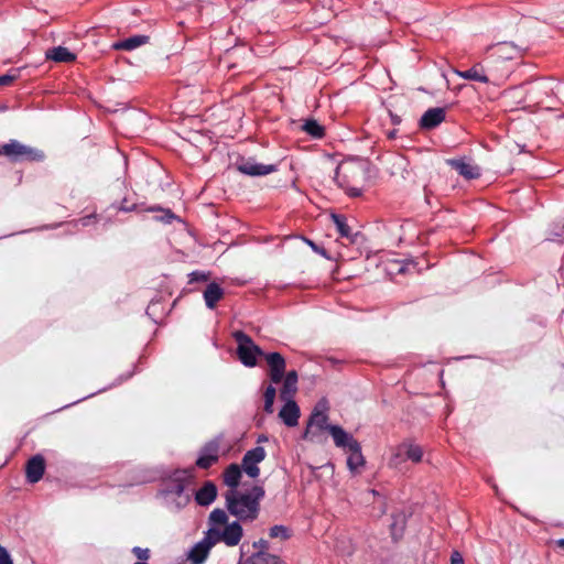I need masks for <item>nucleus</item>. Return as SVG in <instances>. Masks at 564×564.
I'll return each mask as SVG.
<instances>
[{
	"label": "nucleus",
	"mask_w": 564,
	"mask_h": 564,
	"mask_svg": "<svg viewBox=\"0 0 564 564\" xmlns=\"http://www.w3.org/2000/svg\"><path fill=\"white\" fill-rule=\"evenodd\" d=\"M269 367L268 376L273 383H280L285 375L286 361L280 352H264L262 356Z\"/></svg>",
	"instance_id": "9b49d317"
},
{
	"label": "nucleus",
	"mask_w": 564,
	"mask_h": 564,
	"mask_svg": "<svg viewBox=\"0 0 564 564\" xmlns=\"http://www.w3.org/2000/svg\"><path fill=\"white\" fill-rule=\"evenodd\" d=\"M134 207H135V205H134V204H132L131 206H128V205L126 204V199H124V200L120 204V206L118 207V209H119V210H121V212H130V210H132Z\"/></svg>",
	"instance_id": "37998d69"
},
{
	"label": "nucleus",
	"mask_w": 564,
	"mask_h": 564,
	"mask_svg": "<svg viewBox=\"0 0 564 564\" xmlns=\"http://www.w3.org/2000/svg\"><path fill=\"white\" fill-rule=\"evenodd\" d=\"M305 241L316 253H319L321 256H323L326 259H330V257L327 254V251L325 248L319 247L318 245H316L314 241H312L310 239H305Z\"/></svg>",
	"instance_id": "e433bc0d"
},
{
	"label": "nucleus",
	"mask_w": 564,
	"mask_h": 564,
	"mask_svg": "<svg viewBox=\"0 0 564 564\" xmlns=\"http://www.w3.org/2000/svg\"><path fill=\"white\" fill-rule=\"evenodd\" d=\"M45 471V459L42 455L32 456L25 465V477L30 484L39 482Z\"/></svg>",
	"instance_id": "4468645a"
},
{
	"label": "nucleus",
	"mask_w": 564,
	"mask_h": 564,
	"mask_svg": "<svg viewBox=\"0 0 564 564\" xmlns=\"http://www.w3.org/2000/svg\"><path fill=\"white\" fill-rule=\"evenodd\" d=\"M220 440L214 438L207 442L199 451L195 465L200 469H208L219 459Z\"/></svg>",
	"instance_id": "1a4fd4ad"
},
{
	"label": "nucleus",
	"mask_w": 564,
	"mask_h": 564,
	"mask_svg": "<svg viewBox=\"0 0 564 564\" xmlns=\"http://www.w3.org/2000/svg\"><path fill=\"white\" fill-rule=\"evenodd\" d=\"M193 477L192 470L176 471L166 484L164 491L167 495H174L178 498H183L184 502L189 500V496L184 494L188 480Z\"/></svg>",
	"instance_id": "9d476101"
},
{
	"label": "nucleus",
	"mask_w": 564,
	"mask_h": 564,
	"mask_svg": "<svg viewBox=\"0 0 564 564\" xmlns=\"http://www.w3.org/2000/svg\"><path fill=\"white\" fill-rule=\"evenodd\" d=\"M272 564H286L283 562L279 556L274 555V561H272Z\"/></svg>",
	"instance_id": "8fccbe9b"
},
{
	"label": "nucleus",
	"mask_w": 564,
	"mask_h": 564,
	"mask_svg": "<svg viewBox=\"0 0 564 564\" xmlns=\"http://www.w3.org/2000/svg\"><path fill=\"white\" fill-rule=\"evenodd\" d=\"M202 540L212 549L218 542H223L221 530L218 528L209 527Z\"/></svg>",
	"instance_id": "473e14b6"
},
{
	"label": "nucleus",
	"mask_w": 564,
	"mask_h": 564,
	"mask_svg": "<svg viewBox=\"0 0 564 564\" xmlns=\"http://www.w3.org/2000/svg\"><path fill=\"white\" fill-rule=\"evenodd\" d=\"M456 74L464 79L487 84L488 77L485 75L484 63H477L466 70H456Z\"/></svg>",
	"instance_id": "5701e85b"
},
{
	"label": "nucleus",
	"mask_w": 564,
	"mask_h": 564,
	"mask_svg": "<svg viewBox=\"0 0 564 564\" xmlns=\"http://www.w3.org/2000/svg\"><path fill=\"white\" fill-rule=\"evenodd\" d=\"M265 455V449L262 446H257L248 451L242 457L240 468L250 478H258L260 475V468L258 467V464L264 460Z\"/></svg>",
	"instance_id": "6e6552de"
},
{
	"label": "nucleus",
	"mask_w": 564,
	"mask_h": 564,
	"mask_svg": "<svg viewBox=\"0 0 564 564\" xmlns=\"http://www.w3.org/2000/svg\"><path fill=\"white\" fill-rule=\"evenodd\" d=\"M232 336L238 345L237 354L240 361L247 367H254L257 357H262L264 351L242 330H236Z\"/></svg>",
	"instance_id": "20e7f679"
},
{
	"label": "nucleus",
	"mask_w": 564,
	"mask_h": 564,
	"mask_svg": "<svg viewBox=\"0 0 564 564\" xmlns=\"http://www.w3.org/2000/svg\"><path fill=\"white\" fill-rule=\"evenodd\" d=\"M422 447L414 443L412 440H404L402 443L394 447L389 464L394 467L405 460H411L412 463L417 464L422 462Z\"/></svg>",
	"instance_id": "39448f33"
},
{
	"label": "nucleus",
	"mask_w": 564,
	"mask_h": 564,
	"mask_svg": "<svg viewBox=\"0 0 564 564\" xmlns=\"http://www.w3.org/2000/svg\"><path fill=\"white\" fill-rule=\"evenodd\" d=\"M46 58L57 63H72L76 61V54L64 46H56L46 52Z\"/></svg>",
	"instance_id": "393cba45"
},
{
	"label": "nucleus",
	"mask_w": 564,
	"mask_h": 564,
	"mask_svg": "<svg viewBox=\"0 0 564 564\" xmlns=\"http://www.w3.org/2000/svg\"><path fill=\"white\" fill-rule=\"evenodd\" d=\"M242 527L238 521L226 524L221 530L223 542L228 546H236L242 538Z\"/></svg>",
	"instance_id": "a211bd4d"
},
{
	"label": "nucleus",
	"mask_w": 564,
	"mask_h": 564,
	"mask_svg": "<svg viewBox=\"0 0 564 564\" xmlns=\"http://www.w3.org/2000/svg\"><path fill=\"white\" fill-rule=\"evenodd\" d=\"M390 116H391V120H392V123H393V124H399V123L401 122V118H400V116H398V115H393V113H391V112H390Z\"/></svg>",
	"instance_id": "a18cd8bd"
},
{
	"label": "nucleus",
	"mask_w": 564,
	"mask_h": 564,
	"mask_svg": "<svg viewBox=\"0 0 564 564\" xmlns=\"http://www.w3.org/2000/svg\"><path fill=\"white\" fill-rule=\"evenodd\" d=\"M269 536L271 539L288 540L291 536V531L284 525H273L270 528Z\"/></svg>",
	"instance_id": "f704fd0d"
},
{
	"label": "nucleus",
	"mask_w": 564,
	"mask_h": 564,
	"mask_svg": "<svg viewBox=\"0 0 564 564\" xmlns=\"http://www.w3.org/2000/svg\"><path fill=\"white\" fill-rule=\"evenodd\" d=\"M330 435L335 446L343 448L349 454L347 457L348 469L351 473H359V469L366 464L360 443L343 427H332Z\"/></svg>",
	"instance_id": "f03ea898"
},
{
	"label": "nucleus",
	"mask_w": 564,
	"mask_h": 564,
	"mask_svg": "<svg viewBox=\"0 0 564 564\" xmlns=\"http://www.w3.org/2000/svg\"><path fill=\"white\" fill-rule=\"evenodd\" d=\"M487 84L501 85L510 74V67L491 54L484 61Z\"/></svg>",
	"instance_id": "423d86ee"
},
{
	"label": "nucleus",
	"mask_w": 564,
	"mask_h": 564,
	"mask_svg": "<svg viewBox=\"0 0 564 564\" xmlns=\"http://www.w3.org/2000/svg\"><path fill=\"white\" fill-rule=\"evenodd\" d=\"M217 498V487L213 481H206L195 494L197 505L206 507Z\"/></svg>",
	"instance_id": "6ab92c4d"
},
{
	"label": "nucleus",
	"mask_w": 564,
	"mask_h": 564,
	"mask_svg": "<svg viewBox=\"0 0 564 564\" xmlns=\"http://www.w3.org/2000/svg\"><path fill=\"white\" fill-rule=\"evenodd\" d=\"M404 528H405L404 513L400 512V513L392 514V522L390 524V531H391V535L394 540L402 536Z\"/></svg>",
	"instance_id": "cd10ccee"
},
{
	"label": "nucleus",
	"mask_w": 564,
	"mask_h": 564,
	"mask_svg": "<svg viewBox=\"0 0 564 564\" xmlns=\"http://www.w3.org/2000/svg\"><path fill=\"white\" fill-rule=\"evenodd\" d=\"M172 218H174L173 213H172L171 210H166V212H165V218H164V219H166V221H167V223H170V220H171Z\"/></svg>",
	"instance_id": "de8ad7c7"
},
{
	"label": "nucleus",
	"mask_w": 564,
	"mask_h": 564,
	"mask_svg": "<svg viewBox=\"0 0 564 564\" xmlns=\"http://www.w3.org/2000/svg\"><path fill=\"white\" fill-rule=\"evenodd\" d=\"M274 555L268 552H256L251 556L240 560L238 564H272Z\"/></svg>",
	"instance_id": "c756f323"
},
{
	"label": "nucleus",
	"mask_w": 564,
	"mask_h": 564,
	"mask_svg": "<svg viewBox=\"0 0 564 564\" xmlns=\"http://www.w3.org/2000/svg\"><path fill=\"white\" fill-rule=\"evenodd\" d=\"M319 404L314 409L312 412L308 421L307 426L302 435L303 440H310L313 441L316 436V429L317 431H327L330 434L332 427H340L339 425H330L328 424V415L318 409Z\"/></svg>",
	"instance_id": "0eeeda50"
},
{
	"label": "nucleus",
	"mask_w": 564,
	"mask_h": 564,
	"mask_svg": "<svg viewBox=\"0 0 564 564\" xmlns=\"http://www.w3.org/2000/svg\"><path fill=\"white\" fill-rule=\"evenodd\" d=\"M275 394H276V390L273 386H268L264 393H263V398H264V405H263V410L267 412V413H272L273 412V403H274V399H275Z\"/></svg>",
	"instance_id": "72a5a7b5"
},
{
	"label": "nucleus",
	"mask_w": 564,
	"mask_h": 564,
	"mask_svg": "<svg viewBox=\"0 0 564 564\" xmlns=\"http://www.w3.org/2000/svg\"><path fill=\"white\" fill-rule=\"evenodd\" d=\"M132 553L135 555V557L139 560V562H145L151 556V552L149 549H142L140 546H134L132 549Z\"/></svg>",
	"instance_id": "c9c22d12"
},
{
	"label": "nucleus",
	"mask_w": 564,
	"mask_h": 564,
	"mask_svg": "<svg viewBox=\"0 0 564 564\" xmlns=\"http://www.w3.org/2000/svg\"><path fill=\"white\" fill-rule=\"evenodd\" d=\"M387 135H388V138H389V139H393V138H395V135H397V130H392V131L388 132V134H387Z\"/></svg>",
	"instance_id": "864d4df0"
},
{
	"label": "nucleus",
	"mask_w": 564,
	"mask_h": 564,
	"mask_svg": "<svg viewBox=\"0 0 564 564\" xmlns=\"http://www.w3.org/2000/svg\"><path fill=\"white\" fill-rule=\"evenodd\" d=\"M0 564H13L11 555L9 554L7 549L3 547L1 544H0Z\"/></svg>",
	"instance_id": "58836bf2"
},
{
	"label": "nucleus",
	"mask_w": 564,
	"mask_h": 564,
	"mask_svg": "<svg viewBox=\"0 0 564 564\" xmlns=\"http://www.w3.org/2000/svg\"><path fill=\"white\" fill-rule=\"evenodd\" d=\"M347 177H348V173L341 174L339 167L336 170L335 178H336L338 185L340 187H343L349 196H351V197L360 196L361 195V188L355 187V186H349L348 182L346 180Z\"/></svg>",
	"instance_id": "c85d7f7f"
},
{
	"label": "nucleus",
	"mask_w": 564,
	"mask_h": 564,
	"mask_svg": "<svg viewBox=\"0 0 564 564\" xmlns=\"http://www.w3.org/2000/svg\"><path fill=\"white\" fill-rule=\"evenodd\" d=\"M0 155L7 156L11 162H39L45 158L41 150L25 145L14 139L3 145H0Z\"/></svg>",
	"instance_id": "7ed1b4c3"
},
{
	"label": "nucleus",
	"mask_w": 564,
	"mask_h": 564,
	"mask_svg": "<svg viewBox=\"0 0 564 564\" xmlns=\"http://www.w3.org/2000/svg\"><path fill=\"white\" fill-rule=\"evenodd\" d=\"M150 36L148 35H133L113 44L115 50L119 51H132L141 45L149 42Z\"/></svg>",
	"instance_id": "b1692460"
},
{
	"label": "nucleus",
	"mask_w": 564,
	"mask_h": 564,
	"mask_svg": "<svg viewBox=\"0 0 564 564\" xmlns=\"http://www.w3.org/2000/svg\"><path fill=\"white\" fill-rule=\"evenodd\" d=\"M285 401V404L279 412V416L286 426L293 427L299 423L300 408L292 399Z\"/></svg>",
	"instance_id": "f3484780"
},
{
	"label": "nucleus",
	"mask_w": 564,
	"mask_h": 564,
	"mask_svg": "<svg viewBox=\"0 0 564 564\" xmlns=\"http://www.w3.org/2000/svg\"><path fill=\"white\" fill-rule=\"evenodd\" d=\"M94 218H95L94 215H89V216L83 217L79 221L82 223L83 226H88Z\"/></svg>",
	"instance_id": "c03bdc74"
},
{
	"label": "nucleus",
	"mask_w": 564,
	"mask_h": 564,
	"mask_svg": "<svg viewBox=\"0 0 564 564\" xmlns=\"http://www.w3.org/2000/svg\"><path fill=\"white\" fill-rule=\"evenodd\" d=\"M272 564H286L283 562L279 556L274 555V561H272Z\"/></svg>",
	"instance_id": "09e8293b"
},
{
	"label": "nucleus",
	"mask_w": 564,
	"mask_h": 564,
	"mask_svg": "<svg viewBox=\"0 0 564 564\" xmlns=\"http://www.w3.org/2000/svg\"><path fill=\"white\" fill-rule=\"evenodd\" d=\"M228 521V516L223 509H214L208 517V523L210 527L226 525Z\"/></svg>",
	"instance_id": "2f4dec72"
},
{
	"label": "nucleus",
	"mask_w": 564,
	"mask_h": 564,
	"mask_svg": "<svg viewBox=\"0 0 564 564\" xmlns=\"http://www.w3.org/2000/svg\"><path fill=\"white\" fill-rule=\"evenodd\" d=\"M15 79L14 75H0V87H7L10 86Z\"/></svg>",
	"instance_id": "a19ab883"
},
{
	"label": "nucleus",
	"mask_w": 564,
	"mask_h": 564,
	"mask_svg": "<svg viewBox=\"0 0 564 564\" xmlns=\"http://www.w3.org/2000/svg\"><path fill=\"white\" fill-rule=\"evenodd\" d=\"M210 547L200 540L191 550L188 558L193 564H203L208 556Z\"/></svg>",
	"instance_id": "bb28decb"
},
{
	"label": "nucleus",
	"mask_w": 564,
	"mask_h": 564,
	"mask_svg": "<svg viewBox=\"0 0 564 564\" xmlns=\"http://www.w3.org/2000/svg\"><path fill=\"white\" fill-rule=\"evenodd\" d=\"M241 479V468L238 464H230L223 473V481L228 490H238Z\"/></svg>",
	"instance_id": "4be33fe9"
},
{
	"label": "nucleus",
	"mask_w": 564,
	"mask_h": 564,
	"mask_svg": "<svg viewBox=\"0 0 564 564\" xmlns=\"http://www.w3.org/2000/svg\"><path fill=\"white\" fill-rule=\"evenodd\" d=\"M552 94H558L561 91V84H556L554 87L550 88Z\"/></svg>",
	"instance_id": "49530a36"
},
{
	"label": "nucleus",
	"mask_w": 564,
	"mask_h": 564,
	"mask_svg": "<svg viewBox=\"0 0 564 564\" xmlns=\"http://www.w3.org/2000/svg\"><path fill=\"white\" fill-rule=\"evenodd\" d=\"M491 55L505 64L521 56V48L512 42H500L489 48Z\"/></svg>",
	"instance_id": "ddd939ff"
},
{
	"label": "nucleus",
	"mask_w": 564,
	"mask_h": 564,
	"mask_svg": "<svg viewBox=\"0 0 564 564\" xmlns=\"http://www.w3.org/2000/svg\"><path fill=\"white\" fill-rule=\"evenodd\" d=\"M297 372L295 370H291L286 372L283 377V386L280 390V398L282 400L292 399L295 392L297 391Z\"/></svg>",
	"instance_id": "aec40b11"
},
{
	"label": "nucleus",
	"mask_w": 564,
	"mask_h": 564,
	"mask_svg": "<svg viewBox=\"0 0 564 564\" xmlns=\"http://www.w3.org/2000/svg\"><path fill=\"white\" fill-rule=\"evenodd\" d=\"M208 279H209L208 274H206L204 272L195 271L189 274V283L207 281Z\"/></svg>",
	"instance_id": "4c0bfd02"
},
{
	"label": "nucleus",
	"mask_w": 564,
	"mask_h": 564,
	"mask_svg": "<svg viewBox=\"0 0 564 564\" xmlns=\"http://www.w3.org/2000/svg\"><path fill=\"white\" fill-rule=\"evenodd\" d=\"M224 294L225 292L219 284L216 282L209 283L203 293L206 306L210 310L215 308Z\"/></svg>",
	"instance_id": "412c9836"
},
{
	"label": "nucleus",
	"mask_w": 564,
	"mask_h": 564,
	"mask_svg": "<svg viewBox=\"0 0 564 564\" xmlns=\"http://www.w3.org/2000/svg\"><path fill=\"white\" fill-rule=\"evenodd\" d=\"M555 543L560 549L564 550V539H558Z\"/></svg>",
	"instance_id": "603ef678"
},
{
	"label": "nucleus",
	"mask_w": 564,
	"mask_h": 564,
	"mask_svg": "<svg viewBox=\"0 0 564 564\" xmlns=\"http://www.w3.org/2000/svg\"><path fill=\"white\" fill-rule=\"evenodd\" d=\"M447 164L466 180H475L480 176V169L477 164L465 159H451Z\"/></svg>",
	"instance_id": "2eb2a0df"
},
{
	"label": "nucleus",
	"mask_w": 564,
	"mask_h": 564,
	"mask_svg": "<svg viewBox=\"0 0 564 564\" xmlns=\"http://www.w3.org/2000/svg\"><path fill=\"white\" fill-rule=\"evenodd\" d=\"M272 564H286L283 562L279 556L274 555V561H272Z\"/></svg>",
	"instance_id": "3c124183"
},
{
	"label": "nucleus",
	"mask_w": 564,
	"mask_h": 564,
	"mask_svg": "<svg viewBox=\"0 0 564 564\" xmlns=\"http://www.w3.org/2000/svg\"><path fill=\"white\" fill-rule=\"evenodd\" d=\"M237 170L241 172L242 174L249 175V176H263L268 175L276 170L275 165L273 164H262L256 162L253 159L248 158H241L237 163Z\"/></svg>",
	"instance_id": "f8f14e48"
},
{
	"label": "nucleus",
	"mask_w": 564,
	"mask_h": 564,
	"mask_svg": "<svg viewBox=\"0 0 564 564\" xmlns=\"http://www.w3.org/2000/svg\"><path fill=\"white\" fill-rule=\"evenodd\" d=\"M134 564H148V563H145V562H137Z\"/></svg>",
	"instance_id": "5fc2aeb1"
},
{
	"label": "nucleus",
	"mask_w": 564,
	"mask_h": 564,
	"mask_svg": "<svg viewBox=\"0 0 564 564\" xmlns=\"http://www.w3.org/2000/svg\"><path fill=\"white\" fill-rule=\"evenodd\" d=\"M265 495L262 486H253L251 489L227 490L224 494L228 512L242 522H252L259 517L260 501Z\"/></svg>",
	"instance_id": "f257e3e1"
},
{
	"label": "nucleus",
	"mask_w": 564,
	"mask_h": 564,
	"mask_svg": "<svg viewBox=\"0 0 564 564\" xmlns=\"http://www.w3.org/2000/svg\"><path fill=\"white\" fill-rule=\"evenodd\" d=\"M253 547L257 552H267L269 549V542L264 539L253 542Z\"/></svg>",
	"instance_id": "ea45409f"
},
{
	"label": "nucleus",
	"mask_w": 564,
	"mask_h": 564,
	"mask_svg": "<svg viewBox=\"0 0 564 564\" xmlns=\"http://www.w3.org/2000/svg\"><path fill=\"white\" fill-rule=\"evenodd\" d=\"M332 218L340 237L349 239L350 242H356L358 234H352L351 228L347 224L346 217L333 214Z\"/></svg>",
	"instance_id": "a878e982"
},
{
	"label": "nucleus",
	"mask_w": 564,
	"mask_h": 564,
	"mask_svg": "<svg viewBox=\"0 0 564 564\" xmlns=\"http://www.w3.org/2000/svg\"><path fill=\"white\" fill-rule=\"evenodd\" d=\"M303 130L315 139L323 138L325 134V129L321 126L316 120L308 119L303 124Z\"/></svg>",
	"instance_id": "7c9ffc66"
},
{
	"label": "nucleus",
	"mask_w": 564,
	"mask_h": 564,
	"mask_svg": "<svg viewBox=\"0 0 564 564\" xmlns=\"http://www.w3.org/2000/svg\"><path fill=\"white\" fill-rule=\"evenodd\" d=\"M451 564H465L462 554L458 551H453L451 554Z\"/></svg>",
	"instance_id": "79ce46f5"
},
{
	"label": "nucleus",
	"mask_w": 564,
	"mask_h": 564,
	"mask_svg": "<svg viewBox=\"0 0 564 564\" xmlns=\"http://www.w3.org/2000/svg\"><path fill=\"white\" fill-rule=\"evenodd\" d=\"M444 108H430L427 109L420 119V128L431 130L440 126L445 120Z\"/></svg>",
	"instance_id": "dca6fc26"
}]
</instances>
